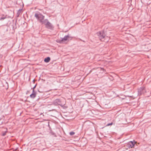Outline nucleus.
Returning <instances> with one entry per match:
<instances>
[{
	"mask_svg": "<svg viewBox=\"0 0 151 151\" xmlns=\"http://www.w3.org/2000/svg\"><path fill=\"white\" fill-rule=\"evenodd\" d=\"M66 103V101L65 99H57L53 101L52 104L55 106L60 105L63 108L65 109L67 107L64 106Z\"/></svg>",
	"mask_w": 151,
	"mask_h": 151,
	"instance_id": "obj_1",
	"label": "nucleus"
},
{
	"mask_svg": "<svg viewBox=\"0 0 151 151\" xmlns=\"http://www.w3.org/2000/svg\"><path fill=\"white\" fill-rule=\"evenodd\" d=\"M72 37L70 36L69 34H68L67 35L65 36L63 38H62L61 39L58 40V41L57 42L60 43H63L65 41L71 40L72 39Z\"/></svg>",
	"mask_w": 151,
	"mask_h": 151,
	"instance_id": "obj_2",
	"label": "nucleus"
},
{
	"mask_svg": "<svg viewBox=\"0 0 151 151\" xmlns=\"http://www.w3.org/2000/svg\"><path fill=\"white\" fill-rule=\"evenodd\" d=\"M35 17L40 22L42 20H44L45 18V16L39 12H37L35 13Z\"/></svg>",
	"mask_w": 151,
	"mask_h": 151,
	"instance_id": "obj_3",
	"label": "nucleus"
},
{
	"mask_svg": "<svg viewBox=\"0 0 151 151\" xmlns=\"http://www.w3.org/2000/svg\"><path fill=\"white\" fill-rule=\"evenodd\" d=\"M96 34L99 39L101 40H102L106 36V34L103 31L98 32Z\"/></svg>",
	"mask_w": 151,
	"mask_h": 151,
	"instance_id": "obj_4",
	"label": "nucleus"
},
{
	"mask_svg": "<svg viewBox=\"0 0 151 151\" xmlns=\"http://www.w3.org/2000/svg\"><path fill=\"white\" fill-rule=\"evenodd\" d=\"M146 92V90L145 87H140L138 91V95H141L142 94H144Z\"/></svg>",
	"mask_w": 151,
	"mask_h": 151,
	"instance_id": "obj_5",
	"label": "nucleus"
},
{
	"mask_svg": "<svg viewBox=\"0 0 151 151\" xmlns=\"http://www.w3.org/2000/svg\"><path fill=\"white\" fill-rule=\"evenodd\" d=\"M135 144V142L134 141V142L130 141L127 144V147L129 148H132L134 147Z\"/></svg>",
	"mask_w": 151,
	"mask_h": 151,
	"instance_id": "obj_6",
	"label": "nucleus"
},
{
	"mask_svg": "<svg viewBox=\"0 0 151 151\" xmlns=\"http://www.w3.org/2000/svg\"><path fill=\"white\" fill-rule=\"evenodd\" d=\"M45 26L46 27L47 29H52L53 28V26L52 24L49 22H47V23L45 24Z\"/></svg>",
	"mask_w": 151,
	"mask_h": 151,
	"instance_id": "obj_7",
	"label": "nucleus"
},
{
	"mask_svg": "<svg viewBox=\"0 0 151 151\" xmlns=\"http://www.w3.org/2000/svg\"><path fill=\"white\" fill-rule=\"evenodd\" d=\"M47 22H49L48 19H45V20H42L40 22L42 24H44L45 25V24L46 23H47Z\"/></svg>",
	"mask_w": 151,
	"mask_h": 151,
	"instance_id": "obj_8",
	"label": "nucleus"
},
{
	"mask_svg": "<svg viewBox=\"0 0 151 151\" xmlns=\"http://www.w3.org/2000/svg\"><path fill=\"white\" fill-rule=\"evenodd\" d=\"M50 58L49 57H48L45 59L44 61L45 63H48L50 61Z\"/></svg>",
	"mask_w": 151,
	"mask_h": 151,
	"instance_id": "obj_9",
	"label": "nucleus"
},
{
	"mask_svg": "<svg viewBox=\"0 0 151 151\" xmlns=\"http://www.w3.org/2000/svg\"><path fill=\"white\" fill-rule=\"evenodd\" d=\"M36 96V93H32L30 95V97L34 99V98Z\"/></svg>",
	"mask_w": 151,
	"mask_h": 151,
	"instance_id": "obj_10",
	"label": "nucleus"
},
{
	"mask_svg": "<svg viewBox=\"0 0 151 151\" xmlns=\"http://www.w3.org/2000/svg\"><path fill=\"white\" fill-rule=\"evenodd\" d=\"M22 10V9H20L18 10V11L17 12V17L19 16V15L20 14V13L21 12Z\"/></svg>",
	"mask_w": 151,
	"mask_h": 151,
	"instance_id": "obj_11",
	"label": "nucleus"
},
{
	"mask_svg": "<svg viewBox=\"0 0 151 151\" xmlns=\"http://www.w3.org/2000/svg\"><path fill=\"white\" fill-rule=\"evenodd\" d=\"M6 18V15L5 16H4V17H1V18H0V20H3Z\"/></svg>",
	"mask_w": 151,
	"mask_h": 151,
	"instance_id": "obj_12",
	"label": "nucleus"
},
{
	"mask_svg": "<svg viewBox=\"0 0 151 151\" xmlns=\"http://www.w3.org/2000/svg\"><path fill=\"white\" fill-rule=\"evenodd\" d=\"M69 134L71 135H73L75 134V132H70Z\"/></svg>",
	"mask_w": 151,
	"mask_h": 151,
	"instance_id": "obj_13",
	"label": "nucleus"
},
{
	"mask_svg": "<svg viewBox=\"0 0 151 151\" xmlns=\"http://www.w3.org/2000/svg\"><path fill=\"white\" fill-rule=\"evenodd\" d=\"M6 131L5 132H3V133L2 134V135L3 136H4L6 135Z\"/></svg>",
	"mask_w": 151,
	"mask_h": 151,
	"instance_id": "obj_14",
	"label": "nucleus"
},
{
	"mask_svg": "<svg viewBox=\"0 0 151 151\" xmlns=\"http://www.w3.org/2000/svg\"><path fill=\"white\" fill-rule=\"evenodd\" d=\"M112 124H113V123H109V124H108L107 125V126H110V125H112Z\"/></svg>",
	"mask_w": 151,
	"mask_h": 151,
	"instance_id": "obj_15",
	"label": "nucleus"
},
{
	"mask_svg": "<svg viewBox=\"0 0 151 151\" xmlns=\"http://www.w3.org/2000/svg\"><path fill=\"white\" fill-rule=\"evenodd\" d=\"M36 93V92L33 89L32 92V93Z\"/></svg>",
	"mask_w": 151,
	"mask_h": 151,
	"instance_id": "obj_16",
	"label": "nucleus"
},
{
	"mask_svg": "<svg viewBox=\"0 0 151 151\" xmlns=\"http://www.w3.org/2000/svg\"><path fill=\"white\" fill-rule=\"evenodd\" d=\"M37 86V84H36L34 86V87L32 88V89H34L36 87V86Z\"/></svg>",
	"mask_w": 151,
	"mask_h": 151,
	"instance_id": "obj_17",
	"label": "nucleus"
},
{
	"mask_svg": "<svg viewBox=\"0 0 151 151\" xmlns=\"http://www.w3.org/2000/svg\"><path fill=\"white\" fill-rule=\"evenodd\" d=\"M129 151H130V150H129Z\"/></svg>",
	"mask_w": 151,
	"mask_h": 151,
	"instance_id": "obj_18",
	"label": "nucleus"
}]
</instances>
